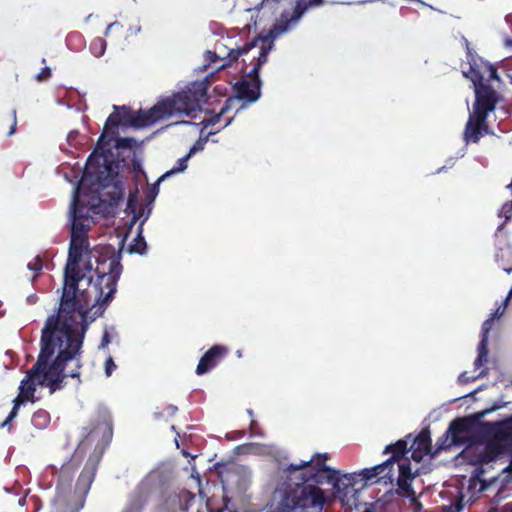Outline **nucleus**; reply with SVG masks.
I'll return each mask as SVG.
<instances>
[{
    "label": "nucleus",
    "mask_w": 512,
    "mask_h": 512,
    "mask_svg": "<svg viewBox=\"0 0 512 512\" xmlns=\"http://www.w3.org/2000/svg\"><path fill=\"white\" fill-rule=\"evenodd\" d=\"M84 210L85 207L75 197L71 210L70 244L64 267L62 294L57 309L79 319H88L93 307H96L94 315L102 316L114 298L122 272L120 255L113 253L107 260L98 263L95 269L97 280L93 282L92 251L88 238L90 225Z\"/></svg>",
    "instance_id": "1"
},
{
    "label": "nucleus",
    "mask_w": 512,
    "mask_h": 512,
    "mask_svg": "<svg viewBox=\"0 0 512 512\" xmlns=\"http://www.w3.org/2000/svg\"><path fill=\"white\" fill-rule=\"evenodd\" d=\"M88 319L57 310L44 324L40 337V352L36 363L21 381L19 393L34 402L36 383L49 388L51 394L65 387L67 377L80 380L81 353Z\"/></svg>",
    "instance_id": "2"
},
{
    "label": "nucleus",
    "mask_w": 512,
    "mask_h": 512,
    "mask_svg": "<svg viewBox=\"0 0 512 512\" xmlns=\"http://www.w3.org/2000/svg\"><path fill=\"white\" fill-rule=\"evenodd\" d=\"M327 453H316L309 460L299 464H290L286 468L289 480H298L293 488L285 490L278 505V512H321L326 497L321 488L319 478L325 477L328 482L338 480L336 470L326 465Z\"/></svg>",
    "instance_id": "3"
},
{
    "label": "nucleus",
    "mask_w": 512,
    "mask_h": 512,
    "mask_svg": "<svg viewBox=\"0 0 512 512\" xmlns=\"http://www.w3.org/2000/svg\"><path fill=\"white\" fill-rule=\"evenodd\" d=\"M112 438V417L105 410L99 411L95 418L82 428L81 438L75 451L82 454L87 449L94 448L77 480V487L82 493L89 492L104 451Z\"/></svg>",
    "instance_id": "4"
},
{
    "label": "nucleus",
    "mask_w": 512,
    "mask_h": 512,
    "mask_svg": "<svg viewBox=\"0 0 512 512\" xmlns=\"http://www.w3.org/2000/svg\"><path fill=\"white\" fill-rule=\"evenodd\" d=\"M207 94L205 82H194L186 90H182L158 101L148 110H141L143 127L151 126L158 121L168 119L174 115L186 114L196 111L200 101Z\"/></svg>",
    "instance_id": "5"
},
{
    "label": "nucleus",
    "mask_w": 512,
    "mask_h": 512,
    "mask_svg": "<svg viewBox=\"0 0 512 512\" xmlns=\"http://www.w3.org/2000/svg\"><path fill=\"white\" fill-rule=\"evenodd\" d=\"M467 59L470 65V78L475 87V101L473 104V114L483 121L487 119L490 112H493L499 101L497 91L486 81L498 79L497 69L481 60L478 64L476 56L472 53L469 43L466 41Z\"/></svg>",
    "instance_id": "6"
},
{
    "label": "nucleus",
    "mask_w": 512,
    "mask_h": 512,
    "mask_svg": "<svg viewBox=\"0 0 512 512\" xmlns=\"http://www.w3.org/2000/svg\"><path fill=\"white\" fill-rule=\"evenodd\" d=\"M85 175L93 178V182L102 189L101 201L117 206L123 199V185L118 180L117 166L113 165L109 154L94 150L86 161Z\"/></svg>",
    "instance_id": "7"
},
{
    "label": "nucleus",
    "mask_w": 512,
    "mask_h": 512,
    "mask_svg": "<svg viewBox=\"0 0 512 512\" xmlns=\"http://www.w3.org/2000/svg\"><path fill=\"white\" fill-rule=\"evenodd\" d=\"M79 463L80 454L75 451L71 459L64 463L59 471L54 499L55 512H79L84 505V500L76 497V495H84V493L77 486L76 491L71 490V484Z\"/></svg>",
    "instance_id": "8"
},
{
    "label": "nucleus",
    "mask_w": 512,
    "mask_h": 512,
    "mask_svg": "<svg viewBox=\"0 0 512 512\" xmlns=\"http://www.w3.org/2000/svg\"><path fill=\"white\" fill-rule=\"evenodd\" d=\"M261 45L259 47L258 56L253 57L252 62L253 68L243 77L241 80L236 82L233 86L235 93L234 102L237 100L244 101L246 103L256 102L261 95V80L259 72L261 67L268 61V54L273 46V38L270 35L261 38Z\"/></svg>",
    "instance_id": "9"
},
{
    "label": "nucleus",
    "mask_w": 512,
    "mask_h": 512,
    "mask_svg": "<svg viewBox=\"0 0 512 512\" xmlns=\"http://www.w3.org/2000/svg\"><path fill=\"white\" fill-rule=\"evenodd\" d=\"M475 469L469 480V488L475 489L477 492H487L490 490L495 491L492 497V502L495 504L500 503L507 498V491L510 490L512 485V470H506V467L496 476L485 478L488 468L492 467L490 464H473Z\"/></svg>",
    "instance_id": "10"
},
{
    "label": "nucleus",
    "mask_w": 512,
    "mask_h": 512,
    "mask_svg": "<svg viewBox=\"0 0 512 512\" xmlns=\"http://www.w3.org/2000/svg\"><path fill=\"white\" fill-rule=\"evenodd\" d=\"M501 407L502 406H493L492 408L480 411L473 416L456 418L451 421L447 431L438 438L436 442V449L433 451V454L436 455L440 451L447 450L453 445L463 444L466 440L463 434L472 430L475 421Z\"/></svg>",
    "instance_id": "11"
},
{
    "label": "nucleus",
    "mask_w": 512,
    "mask_h": 512,
    "mask_svg": "<svg viewBox=\"0 0 512 512\" xmlns=\"http://www.w3.org/2000/svg\"><path fill=\"white\" fill-rule=\"evenodd\" d=\"M416 476V473L412 472L408 461H403L399 464V475L397 479L398 494L402 497L408 498L410 508L413 512H420L423 509V505L412 488V482Z\"/></svg>",
    "instance_id": "12"
},
{
    "label": "nucleus",
    "mask_w": 512,
    "mask_h": 512,
    "mask_svg": "<svg viewBox=\"0 0 512 512\" xmlns=\"http://www.w3.org/2000/svg\"><path fill=\"white\" fill-rule=\"evenodd\" d=\"M262 37H256L252 41L245 43L244 45L229 49L228 53L221 57L216 52L207 51V60L211 63H214L218 60L222 61V64L218 67V69H224L226 67L232 66L235 64L241 56L247 55L252 49L259 46Z\"/></svg>",
    "instance_id": "13"
},
{
    "label": "nucleus",
    "mask_w": 512,
    "mask_h": 512,
    "mask_svg": "<svg viewBox=\"0 0 512 512\" xmlns=\"http://www.w3.org/2000/svg\"><path fill=\"white\" fill-rule=\"evenodd\" d=\"M229 354V348L225 345H213L200 358L196 367L197 375H204L217 367Z\"/></svg>",
    "instance_id": "14"
},
{
    "label": "nucleus",
    "mask_w": 512,
    "mask_h": 512,
    "mask_svg": "<svg viewBox=\"0 0 512 512\" xmlns=\"http://www.w3.org/2000/svg\"><path fill=\"white\" fill-rule=\"evenodd\" d=\"M411 458L421 462L426 455L435 456L432 451L431 436L428 428H424L413 438L410 446Z\"/></svg>",
    "instance_id": "15"
},
{
    "label": "nucleus",
    "mask_w": 512,
    "mask_h": 512,
    "mask_svg": "<svg viewBox=\"0 0 512 512\" xmlns=\"http://www.w3.org/2000/svg\"><path fill=\"white\" fill-rule=\"evenodd\" d=\"M119 126H121V116L119 113V107L114 106V112H112L108 116V118L105 122L104 128H103V131L98 139V142H97V145L95 148V150H97V152H100V150H101V152H104V153H107L110 155V150L104 151V147L108 146L110 144L111 140L113 139V137L115 135V131H111V129L118 128Z\"/></svg>",
    "instance_id": "16"
},
{
    "label": "nucleus",
    "mask_w": 512,
    "mask_h": 512,
    "mask_svg": "<svg viewBox=\"0 0 512 512\" xmlns=\"http://www.w3.org/2000/svg\"><path fill=\"white\" fill-rule=\"evenodd\" d=\"M488 132L489 126L487 119H483V121H481L478 119L477 115L470 113L463 133L465 143H478L480 138Z\"/></svg>",
    "instance_id": "17"
},
{
    "label": "nucleus",
    "mask_w": 512,
    "mask_h": 512,
    "mask_svg": "<svg viewBox=\"0 0 512 512\" xmlns=\"http://www.w3.org/2000/svg\"><path fill=\"white\" fill-rule=\"evenodd\" d=\"M392 468L391 461H384L381 464H378L371 468H366L362 472V476L366 481L376 483L379 482L380 479L388 478L392 481Z\"/></svg>",
    "instance_id": "18"
},
{
    "label": "nucleus",
    "mask_w": 512,
    "mask_h": 512,
    "mask_svg": "<svg viewBox=\"0 0 512 512\" xmlns=\"http://www.w3.org/2000/svg\"><path fill=\"white\" fill-rule=\"evenodd\" d=\"M410 451L408 448V442L405 439H400L394 444L386 446L384 453H391V457L386 461H391V468L393 469L394 464L402 460L403 456Z\"/></svg>",
    "instance_id": "19"
},
{
    "label": "nucleus",
    "mask_w": 512,
    "mask_h": 512,
    "mask_svg": "<svg viewBox=\"0 0 512 512\" xmlns=\"http://www.w3.org/2000/svg\"><path fill=\"white\" fill-rule=\"evenodd\" d=\"M119 113L121 116V126L142 128L143 121L141 116V109L138 112H133L126 106L119 107Z\"/></svg>",
    "instance_id": "20"
},
{
    "label": "nucleus",
    "mask_w": 512,
    "mask_h": 512,
    "mask_svg": "<svg viewBox=\"0 0 512 512\" xmlns=\"http://www.w3.org/2000/svg\"><path fill=\"white\" fill-rule=\"evenodd\" d=\"M146 491L143 487L139 486L131 494L129 502L123 512H142L146 502Z\"/></svg>",
    "instance_id": "21"
},
{
    "label": "nucleus",
    "mask_w": 512,
    "mask_h": 512,
    "mask_svg": "<svg viewBox=\"0 0 512 512\" xmlns=\"http://www.w3.org/2000/svg\"><path fill=\"white\" fill-rule=\"evenodd\" d=\"M197 148L196 146H193L188 154H186L185 156H183L182 158H180L178 161H177V166L176 167H173L171 170L165 172L162 176H160L158 178V182H161L163 181L164 179L176 174V173H179V172H183L184 170H186L187 168V161L188 159L196 152Z\"/></svg>",
    "instance_id": "22"
},
{
    "label": "nucleus",
    "mask_w": 512,
    "mask_h": 512,
    "mask_svg": "<svg viewBox=\"0 0 512 512\" xmlns=\"http://www.w3.org/2000/svg\"><path fill=\"white\" fill-rule=\"evenodd\" d=\"M31 422L37 429H44L50 423V414L43 409H39L33 413Z\"/></svg>",
    "instance_id": "23"
},
{
    "label": "nucleus",
    "mask_w": 512,
    "mask_h": 512,
    "mask_svg": "<svg viewBox=\"0 0 512 512\" xmlns=\"http://www.w3.org/2000/svg\"><path fill=\"white\" fill-rule=\"evenodd\" d=\"M233 103H234V99L232 97L228 98L219 113L214 114L204 120L205 125L213 126V125L217 124L220 121L221 117L226 114V112L229 110L230 106Z\"/></svg>",
    "instance_id": "24"
},
{
    "label": "nucleus",
    "mask_w": 512,
    "mask_h": 512,
    "mask_svg": "<svg viewBox=\"0 0 512 512\" xmlns=\"http://www.w3.org/2000/svg\"><path fill=\"white\" fill-rule=\"evenodd\" d=\"M106 47L107 43L105 39L102 37H96L91 41L89 49L95 57H100L105 53Z\"/></svg>",
    "instance_id": "25"
},
{
    "label": "nucleus",
    "mask_w": 512,
    "mask_h": 512,
    "mask_svg": "<svg viewBox=\"0 0 512 512\" xmlns=\"http://www.w3.org/2000/svg\"><path fill=\"white\" fill-rule=\"evenodd\" d=\"M488 356V343L485 339H481L478 345V356L474 361V366L480 368L486 361Z\"/></svg>",
    "instance_id": "26"
},
{
    "label": "nucleus",
    "mask_w": 512,
    "mask_h": 512,
    "mask_svg": "<svg viewBox=\"0 0 512 512\" xmlns=\"http://www.w3.org/2000/svg\"><path fill=\"white\" fill-rule=\"evenodd\" d=\"M147 244L141 233L133 240V243L129 247L130 253H137L143 255L146 252Z\"/></svg>",
    "instance_id": "27"
},
{
    "label": "nucleus",
    "mask_w": 512,
    "mask_h": 512,
    "mask_svg": "<svg viewBox=\"0 0 512 512\" xmlns=\"http://www.w3.org/2000/svg\"><path fill=\"white\" fill-rule=\"evenodd\" d=\"M137 204H138V188L135 187L133 190L129 191L127 207H126V211L128 213L133 214L134 218H136Z\"/></svg>",
    "instance_id": "28"
},
{
    "label": "nucleus",
    "mask_w": 512,
    "mask_h": 512,
    "mask_svg": "<svg viewBox=\"0 0 512 512\" xmlns=\"http://www.w3.org/2000/svg\"><path fill=\"white\" fill-rule=\"evenodd\" d=\"M19 408L13 406L7 418L0 424V428H7L9 431L12 429V420L18 415Z\"/></svg>",
    "instance_id": "29"
},
{
    "label": "nucleus",
    "mask_w": 512,
    "mask_h": 512,
    "mask_svg": "<svg viewBox=\"0 0 512 512\" xmlns=\"http://www.w3.org/2000/svg\"><path fill=\"white\" fill-rule=\"evenodd\" d=\"M29 270H32L36 273L40 272L43 267L42 259L40 256H36L33 261L29 262L27 265Z\"/></svg>",
    "instance_id": "30"
},
{
    "label": "nucleus",
    "mask_w": 512,
    "mask_h": 512,
    "mask_svg": "<svg viewBox=\"0 0 512 512\" xmlns=\"http://www.w3.org/2000/svg\"><path fill=\"white\" fill-rule=\"evenodd\" d=\"M492 322V319L489 318L486 321H484L481 327V339H485L486 343H488V334L490 332Z\"/></svg>",
    "instance_id": "31"
},
{
    "label": "nucleus",
    "mask_w": 512,
    "mask_h": 512,
    "mask_svg": "<svg viewBox=\"0 0 512 512\" xmlns=\"http://www.w3.org/2000/svg\"><path fill=\"white\" fill-rule=\"evenodd\" d=\"M135 140L133 138L124 137L117 139V147L118 148H132Z\"/></svg>",
    "instance_id": "32"
},
{
    "label": "nucleus",
    "mask_w": 512,
    "mask_h": 512,
    "mask_svg": "<svg viewBox=\"0 0 512 512\" xmlns=\"http://www.w3.org/2000/svg\"><path fill=\"white\" fill-rule=\"evenodd\" d=\"M51 77V70L49 67H44L41 69V72L37 74L36 79L38 81H45Z\"/></svg>",
    "instance_id": "33"
},
{
    "label": "nucleus",
    "mask_w": 512,
    "mask_h": 512,
    "mask_svg": "<svg viewBox=\"0 0 512 512\" xmlns=\"http://www.w3.org/2000/svg\"><path fill=\"white\" fill-rule=\"evenodd\" d=\"M116 369V364L114 363L113 359L109 357L105 361V373L107 376H111L113 371Z\"/></svg>",
    "instance_id": "34"
},
{
    "label": "nucleus",
    "mask_w": 512,
    "mask_h": 512,
    "mask_svg": "<svg viewBox=\"0 0 512 512\" xmlns=\"http://www.w3.org/2000/svg\"><path fill=\"white\" fill-rule=\"evenodd\" d=\"M10 120H11V127L7 133L8 136L13 135L16 131V125H17L16 110H12Z\"/></svg>",
    "instance_id": "35"
},
{
    "label": "nucleus",
    "mask_w": 512,
    "mask_h": 512,
    "mask_svg": "<svg viewBox=\"0 0 512 512\" xmlns=\"http://www.w3.org/2000/svg\"><path fill=\"white\" fill-rule=\"evenodd\" d=\"M509 300V297H507L504 301V307H506L507 305V302ZM504 310L505 308L501 309L500 307H498L490 316V319H492V321H494L496 318H499L503 315L504 313Z\"/></svg>",
    "instance_id": "36"
},
{
    "label": "nucleus",
    "mask_w": 512,
    "mask_h": 512,
    "mask_svg": "<svg viewBox=\"0 0 512 512\" xmlns=\"http://www.w3.org/2000/svg\"><path fill=\"white\" fill-rule=\"evenodd\" d=\"M159 183L160 182H158V180H157L156 183L150 189L149 194L147 195V198H149L151 201H153L155 199V197L157 196V194L159 192Z\"/></svg>",
    "instance_id": "37"
},
{
    "label": "nucleus",
    "mask_w": 512,
    "mask_h": 512,
    "mask_svg": "<svg viewBox=\"0 0 512 512\" xmlns=\"http://www.w3.org/2000/svg\"><path fill=\"white\" fill-rule=\"evenodd\" d=\"M27 400H30L28 397L24 396L23 394L19 393L17 397L13 400V406L20 407L22 404H24Z\"/></svg>",
    "instance_id": "38"
},
{
    "label": "nucleus",
    "mask_w": 512,
    "mask_h": 512,
    "mask_svg": "<svg viewBox=\"0 0 512 512\" xmlns=\"http://www.w3.org/2000/svg\"><path fill=\"white\" fill-rule=\"evenodd\" d=\"M504 44H505V47L510 50V53H511L510 56H512V39L506 38Z\"/></svg>",
    "instance_id": "39"
},
{
    "label": "nucleus",
    "mask_w": 512,
    "mask_h": 512,
    "mask_svg": "<svg viewBox=\"0 0 512 512\" xmlns=\"http://www.w3.org/2000/svg\"><path fill=\"white\" fill-rule=\"evenodd\" d=\"M115 26H118V23H117V22H114V23L109 24V25L107 26V28H106L105 35L107 36V35H108V33H109V31H110L113 27H115Z\"/></svg>",
    "instance_id": "40"
},
{
    "label": "nucleus",
    "mask_w": 512,
    "mask_h": 512,
    "mask_svg": "<svg viewBox=\"0 0 512 512\" xmlns=\"http://www.w3.org/2000/svg\"><path fill=\"white\" fill-rule=\"evenodd\" d=\"M109 335L107 333L104 334L103 338H102V345H105L107 343H109Z\"/></svg>",
    "instance_id": "41"
},
{
    "label": "nucleus",
    "mask_w": 512,
    "mask_h": 512,
    "mask_svg": "<svg viewBox=\"0 0 512 512\" xmlns=\"http://www.w3.org/2000/svg\"><path fill=\"white\" fill-rule=\"evenodd\" d=\"M230 122H231V118H230V119H228V120L225 122V124H224V126H223V127H226L227 125H229V124H230Z\"/></svg>",
    "instance_id": "42"
},
{
    "label": "nucleus",
    "mask_w": 512,
    "mask_h": 512,
    "mask_svg": "<svg viewBox=\"0 0 512 512\" xmlns=\"http://www.w3.org/2000/svg\"><path fill=\"white\" fill-rule=\"evenodd\" d=\"M363 512H374V510L371 508H366Z\"/></svg>",
    "instance_id": "43"
},
{
    "label": "nucleus",
    "mask_w": 512,
    "mask_h": 512,
    "mask_svg": "<svg viewBox=\"0 0 512 512\" xmlns=\"http://www.w3.org/2000/svg\"><path fill=\"white\" fill-rule=\"evenodd\" d=\"M412 437V434H408L407 438L410 439Z\"/></svg>",
    "instance_id": "44"
},
{
    "label": "nucleus",
    "mask_w": 512,
    "mask_h": 512,
    "mask_svg": "<svg viewBox=\"0 0 512 512\" xmlns=\"http://www.w3.org/2000/svg\"><path fill=\"white\" fill-rule=\"evenodd\" d=\"M509 187H512V183L509 185Z\"/></svg>",
    "instance_id": "45"
},
{
    "label": "nucleus",
    "mask_w": 512,
    "mask_h": 512,
    "mask_svg": "<svg viewBox=\"0 0 512 512\" xmlns=\"http://www.w3.org/2000/svg\"><path fill=\"white\" fill-rule=\"evenodd\" d=\"M314 1L316 2L317 0H314Z\"/></svg>",
    "instance_id": "46"
},
{
    "label": "nucleus",
    "mask_w": 512,
    "mask_h": 512,
    "mask_svg": "<svg viewBox=\"0 0 512 512\" xmlns=\"http://www.w3.org/2000/svg\"><path fill=\"white\" fill-rule=\"evenodd\" d=\"M198 512H200V511H198Z\"/></svg>",
    "instance_id": "47"
}]
</instances>
